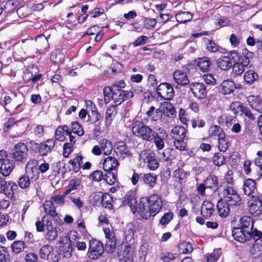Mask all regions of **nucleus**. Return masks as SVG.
<instances>
[{
	"mask_svg": "<svg viewBox=\"0 0 262 262\" xmlns=\"http://www.w3.org/2000/svg\"><path fill=\"white\" fill-rule=\"evenodd\" d=\"M100 145L104 154L105 155L111 154L113 149V146L112 142L110 140L106 139H103L100 143Z\"/></svg>",
	"mask_w": 262,
	"mask_h": 262,
	"instance_id": "nucleus-46",
	"label": "nucleus"
},
{
	"mask_svg": "<svg viewBox=\"0 0 262 262\" xmlns=\"http://www.w3.org/2000/svg\"><path fill=\"white\" fill-rule=\"evenodd\" d=\"M37 164L36 160L32 159L28 162L26 166V175L21 176L18 180V185L20 188H28L31 184L36 188V182L38 180L39 174Z\"/></svg>",
	"mask_w": 262,
	"mask_h": 262,
	"instance_id": "nucleus-2",
	"label": "nucleus"
},
{
	"mask_svg": "<svg viewBox=\"0 0 262 262\" xmlns=\"http://www.w3.org/2000/svg\"><path fill=\"white\" fill-rule=\"evenodd\" d=\"M240 227L232 231L234 238L241 243H245L251 238L256 241L259 239L262 233L255 229L253 230V221L249 216H244L239 220Z\"/></svg>",
	"mask_w": 262,
	"mask_h": 262,
	"instance_id": "nucleus-1",
	"label": "nucleus"
},
{
	"mask_svg": "<svg viewBox=\"0 0 262 262\" xmlns=\"http://www.w3.org/2000/svg\"><path fill=\"white\" fill-rule=\"evenodd\" d=\"M132 132L136 137L148 142L153 140L156 133L154 129L140 121H136L133 123Z\"/></svg>",
	"mask_w": 262,
	"mask_h": 262,
	"instance_id": "nucleus-3",
	"label": "nucleus"
},
{
	"mask_svg": "<svg viewBox=\"0 0 262 262\" xmlns=\"http://www.w3.org/2000/svg\"><path fill=\"white\" fill-rule=\"evenodd\" d=\"M155 157V153L150 149H144L139 155V161L147 163L151 158Z\"/></svg>",
	"mask_w": 262,
	"mask_h": 262,
	"instance_id": "nucleus-44",
	"label": "nucleus"
},
{
	"mask_svg": "<svg viewBox=\"0 0 262 262\" xmlns=\"http://www.w3.org/2000/svg\"><path fill=\"white\" fill-rule=\"evenodd\" d=\"M161 111L162 115H164L169 117H172L176 114V110L172 104L169 102H165L161 106Z\"/></svg>",
	"mask_w": 262,
	"mask_h": 262,
	"instance_id": "nucleus-35",
	"label": "nucleus"
},
{
	"mask_svg": "<svg viewBox=\"0 0 262 262\" xmlns=\"http://www.w3.org/2000/svg\"><path fill=\"white\" fill-rule=\"evenodd\" d=\"M36 49L41 54L45 53L49 49V45L47 38L43 35L40 34L35 38Z\"/></svg>",
	"mask_w": 262,
	"mask_h": 262,
	"instance_id": "nucleus-17",
	"label": "nucleus"
},
{
	"mask_svg": "<svg viewBox=\"0 0 262 262\" xmlns=\"http://www.w3.org/2000/svg\"><path fill=\"white\" fill-rule=\"evenodd\" d=\"M216 63L220 69L224 71L229 70L232 66L231 58L226 56L219 58Z\"/></svg>",
	"mask_w": 262,
	"mask_h": 262,
	"instance_id": "nucleus-29",
	"label": "nucleus"
},
{
	"mask_svg": "<svg viewBox=\"0 0 262 262\" xmlns=\"http://www.w3.org/2000/svg\"><path fill=\"white\" fill-rule=\"evenodd\" d=\"M207 49L210 52H223L224 50L222 47L218 46L214 41L211 40H208V42L206 43Z\"/></svg>",
	"mask_w": 262,
	"mask_h": 262,
	"instance_id": "nucleus-56",
	"label": "nucleus"
},
{
	"mask_svg": "<svg viewBox=\"0 0 262 262\" xmlns=\"http://www.w3.org/2000/svg\"><path fill=\"white\" fill-rule=\"evenodd\" d=\"M186 133V128L182 126H176L171 130V136L175 139H184Z\"/></svg>",
	"mask_w": 262,
	"mask_h": 262,
	"instance_id": "nucleus-32",
	"label": "nucleus"
},
{
	"mask_svg": "<svg viewBox=\"0 0 262 262\" xmlns=\"http://www.w3.org/2000/svg\"><path fill=\"white\" fill-rule=\"evenodd\" d=\"M73 244L69 236L60 237L58 241L59 247L64 257L69 258L72 255Z\"/></svg>",
	"mask_w": 262,
	"mask_h": 262,
	"instance_id": "nucleus-8",
	"label": "nucleus"
},
{
	"mask_svg": "<svg viewBox=\"0 0 262 262\" xmlns=\"http://www.w3.org/2000/svg\"><path fill=\"white\" fill-rule=\"evenodd\" d=\"M146 115L154 121H157L160 119L162 116L161 109L156 108L155 106H150L149 110L146 112Z\"/></svg>",
	"mask_w": 262,
	"mask_h": 262,
	"instance_id": "nucleus-36",
	"label": "nucleus"
},
{
	"mask_svg": "<svg viewBox=\"0 0 262 262\" xmlns=\"http://www.w3.org/2000/svg\"><path fill=\"white\" fill-rule=\"evenodd\" d=\"M135 230L132 228H128L125 232V239L127 244L133 245L135 242L134 237Z\"/></svg>",
	"mask_w": 262,
	"mask_h": 262,
	"instance_id": "nucleus-58",
	"label": "nucleus"
},
{
	"mask_svg": "<svg viewBox=\"0 0 262 262\" xmlns=\"http://www.w3.org/2000/svg\"><path fill=\"white\" fill-rule=\"evenodd\" d=\"M189 175L190 172L189 171H185L181 168H178L173 172V177L176 181L179 182L180 184L185 182Z\"/></svg>",
	"mask_w": 262,
	"mask_h": 262,
	"instance_id": "nucleus-33",
	"label": "nucleus"
},
{
	"mask_svg": "<svg viewBox=\"0 0 262 262\" xmlns=\"http://www.w3.org/2000/svg\"><path fill=\"white\" fill-rule=\"evenodd\" d=\"M229 206L230 205L222 199H220L218 201L216 207L219 214L220 216L226 217L229 215L230 212Z\"/></svg>",
	"mask_w": 262,
	"mask_h": 262,
	"instance_id": "nucleus-24",
	"label": "nucleus"
},
{
	"mask_svg": "<svg viewBox=\"0 0 262 262\" xmlns=\"http://www.w3.org/2000/svg\"><path fill=\"white\" fill-rule=\"evenodd\" d=\"M175 18L177 21L181 23H185L192 19V15L189 12H181L175 15Z\"/></svg>",
	"mask_w": 262,
	"mask_h": 262,
	"instance_id": "nucleus-43",
	"label": "nucleus"
},
{
	"mask_svg": "<svg viewBox=\"0 0 262 262\" xmlns=\"http://www.w3.org/2000/svg\"><path fill=\"white\" fill-rule=\"evenodd\" d=\"M249 203L250 213L254 216H259L262 214V201L259 196L256 195H252Z\"/></svg>",
	"mask_w": 262,
	"mask_h": 262,
	"instance_id": "nucleus-11",
	"label": "nucleus"
},
{
	"mask_svg": "<svg viewBox=\"0 0 262 262\" xmlns=\"http://www.w3.org/2000/svg\"><path fill=\"white\" fill-rule=\"evenodd\" d=\"M28 147L23 142L16 144L11 150V157L15 162H23L28 156Z\"/></svg>",
	"mask_w": 262,
	"mask_h": 262,
	"instance_id": "nucleus-6",
	"label": "nucleus"
},
{
	"mask_svg": "<svg viewBox=\"0 0 262 262\" xmlns=\"http://www.w3.org/2000/svg\"><path fill=\"white\" fill-rule=\"evenodd\" d=\"M243 191L245 195H251L256 189V184L255 180L252 179H246L243 183Z\"/></svg>",
	"mask_w": 262,
	"mask_h": 262,
	"instance_id": "nucleus-20",
	"label": "nucleus"
},
{
	"mask_svg": "<svg viewBox=\"0 0 262 262\" xmlns=\"http://www.w3.org/2000/svg\"><path fill=\"white\" fill-rule=\"evenodd\" d=\"M218 148L222 152H225L229 147V143L227 138L225 137V134L223 137L218 138Z\"/></svg>",
	"mask_w": 262,
	"mask_h": 262,
	"instance_id": "nucleus-52",
	"label": "nucleus"
},
{
	"mask_svg": "<svg viewBox=\"0 0 262 262\" xmlns=\"http://www.w3.org/2000/svg\"><path fill=\"white\" fill-rule=\"evenodd\" d=\"M123 202L124 204H127L132 210H133V208H135L137 201L135 198V193L132 191H129L126 193Z\"/></svg>",
	"mask_w": 262,
	"mask_h": 262,
	"instance_id": "nucleus-38",
	"label": "nucleus"
},
{
	"mask_svg": "<svg viewBox=\"0 0 262 262\" xmlns=\"http://www.w3.org/2000/svg\"><path fill=\"white\" fill-rule=\"evenodd\" d=\"M117 113L116 105H111L106 108L105 124L107 127L111 125L112 121L116 116Z\"/></svg>",
	"mask_w": 262,
	"mask_h": 262,
	"instance_id": "nucleus-27",
	"label": "nucleus"
},
{
	"mask_svg": "<svg viewBox=\"0 0 262 262\" xmlns=\"http://www.w3.org/2000/svg\"><path fill=\"white\" fill-rule=\"evenodd\" d=\"M0 262H10V255L6 247H0Z\"/></svg>",
	"mask_w": 262,
	"mask_h": 262,
	"instance_id": "nucleus-61",
	"label": "nucleus"
},
{
	"mask_svg": "<svg viewBox=\"0 0 262 262\" xmlns=\"http://www.w3.org/2000/svg\"><path fill=\"white\" fill-rule=\"evenodd\" d=\"M104 176V179L106 182L110 184L113 185L116 180V176L112 171H107Z\"/></svg>",
	"mask_w": 262,
	"mask_h": 262,
	"instance_id": "nucleus-63",
	"label": "nucleus"
},
{
	"mask_svg": "<svg viewBox=\"0 0 262 262\" xmlns=\"http://www.w3.org/2000/svg\"><path fill=\"white\" fill-rule=\"evenodd\" d=\"M114 151L117 156L122 159H124L131 155L128 147L122 142H119L115 144Z\"/></svg>",
	"mask_w": 262,
	"mask_h": 262,
	"instance_id": "nucleus-16",
	"label": "nucleus"
},
{
	"mask_svg": "<svg viewBox=\"0 0 262 262\" xmlns=\"http://www.w3.org/2000/svg\"><path fill=\"white\" fill-rule=\"evenodd\" d=\"M71 132L77 134L79 136H82L84 134V131L80 125L77 122H73L71 123Z\"/></svg>",
	"mask_w": 262,
	"mask_h": 262,
	"instance_id": "nucleus-62",
	"label": "nucleus"
},
{
	"mask_svg": "<svg viewBox=\"0 0 262 262\" xmlns=\"http://www.w3.org/2000/svg\"><path fill=\"white\" fill-rule=\"evenodd\" d=\"M55 145V140L53 139H49L41 142L38 147V152L42 156H47L51 152Z\"/></svg>",
	"mask_w": 262,
	"mask_h": 262,
	"instance_id": "nucleus-18",
	"label": "nucleus"
},
{
	"mask_svg": "<svg viewBox=\"0 0 262 262\" xmlns=\"http://www.w3.org/2000/svg\"><path fill=\"white\" fill-rule=\"evenodd\" d=\"M103 194L101 192L94 193L90 196V200L94 205H100L102 203Z\"/></svg>",
	"mask_w": 262,
	"mask_h": 262,
	"instance_id": "nucleus-59",
	"label": "nucleus"
},
{
	"mask_svg": "<svg viewBox=\"0 0 262 262\" xmlns=\"http://www.w3.org/2000/svg\"><path fill=\"white\" fill-rule=\"evenodd\" d=\"M26 247V244L21 241H14L11 246L12 251L16 254H18L23 251Z\"/></svg>",
	"mask_w": 262,
	"mask_h": 262,
	"instance_id": "nucleus-48",
	"label": "nucleus"
},
{
	"mask_svg": "<svg viewBox=\"0 0 262 262\" xmlns=\"http://www.w3.org/2000/svg\"><path fill=\"white\" fill-rule=\"evenodd\" d=\"M14 168V162L12 160H5L2 163L0 171L1 173L5 177L10 175Z\"/></svg>",
	"mask_w": 262,
	"mask_h": 262,
	"instance_id": "nucleus-30",
	"label": "nucleus"
},
{
	"mask_svg": "<svg viewBox=\"0 0 262 262\" xmlns=\"http://www.w3.org/2000/svg\"><path fill=\"white\" fill-rule=\"evenodd\" d=\"M208 134L210 137H223L224 135L223 129L216 125H212L208 129Z\"/></svg>",
	"mask_w": 262,
	"mask_h": 262,
	"instance_id": "nucleus-51",
	"label": "nucleus"
},
{
	"mask_svg": "<svg viewBox=\"0 0 262 262\" xmlns=\"http://www.w3.org/2000/svg\"><path fill=\"white\" fill-rule=\"evenodd\" d=\"M85 105L87 109H90L92 111L94 117L93 122L95 123L98 121L100 119V115L97 111L95 104L91 100H85Z\"/></svg>",
	"mask_w": 262,
	"mask_h": 262,
	"instance_id": "nucleus-42",
	"label": "nucleus"
},
{
	"mask_svg": "<svg viewBox=\"0 0 262 262\" xmlns=\"http://www.w3.org/2000/svg\"><path fill=\"white\" fill-rule=\"evenodd\" d=\"M104 252L103 244L96 239H92L89 242V250L87 253L88 257L92 259H96L100 257Z\"/></svg>",
	"mask_w": 262,
	"mask_h": 262,
	"instance_id": "nucleus-7",
	"label": "nucleus"
},
{
	"mask_svg": "<svg viewBox=\"0 0 262 262\" xmlns=\"http://www.w3.org/2000/svg\"><path fill=\"white\" fill-rule=\"evenodd\" d=\"M147 202V197L142 198L140 200L139 204L135 207V211H133L134 213L136 211L137 212L143 219L146 220L151 216H153L151 210Z\"/></svg>",
	"mask_w": 262,
	"mask_h": 262,
	"instance_id": "nucleus-10",
	"label": "nucleus"
},
{
	"mask_svg": "<svg viewBox=\"0 0 262 262\" xmlns=\"http://www.w3.org/2000/svg\"><path fill=\"white\" fill-rule=\"evenodd\" d=\"M157 92L159 97L167 100L172 99L174 95L172 86L167 82L160 84L157 88Z\"/></svg>",
	"mask_w": 262,
	"mask_h": 262,
	"instance_id": "nucleus-9",
	"label": "nucleus"
},
{
	"mask_svg": "<svg viewBox=\"0 0 262 262\" xmlns=\"http://www.w3.org/2000/svg\"><path fill=\"white\" fill-rule=\"evenodd\" d=\"M112 202L113 197L110 194L106 193L103 194L101 205L103 207L112 209L113 207Z\"/></svg>",
	"mask_w": 262,
	"mask_h": 262,
	"instance_id": "nucleus-55",
	"label": "nucleus"
},
{
	"mask_svg": "<svg viewBox=\"0 0 262 262\" xmlns=\"http://www.w3.org/2000/svg\"><path fill=\"white\" fill-rule=\"evenodd\" d=\"M212 161L214 165L220 166L224 164L226 162V158L222 154L215 153L212 157Z\"/></svg>",
	"mask_w": 262,
	"mask_h": 262,
	"instance_id": "nucleus-57",
	"label": "nucleus"
},
{
	"mask_svg": "<svg viewBox=\"0 0 262 262\" xmlns=\"http://www.w3.org/2000/svg\"><path fill=\"white\" fill-rule=\"evenodd\" d=\"M247 101L252 109L258 113H262V99L257 96H249Z\"/></svg>",
	"mask_w": 262,
	"mask_h": 262,
	"instance_id": "nucleus-23",
	"label": "nucleus"
},
{
	"mask_svg": "<svg viewBox=\"0 0 262 262\" xmlns=\"http://www.w3.org/2000/svg\"><path fill=\"white\" fill-rule=\"evenodd\" d=\"M179 249L182 253L186 254L193 251V248L189 243L183 242L179 246Z\"/></svg>",
	"mask_w": 262,
	"mask_h": 262,
	"instance_id": "nucleus-64",
	"label": "nucleus"
},
{
	"mask_svg": "<svg viewBox=\"0 0 262 262\" xmlns=\"http://www.w3.org/2000/svg\"><path fill=\"white\" fill-rule=\"evenodd\" d=\"M117 239H106L105 242V250L107 253H112L114 252Z\"/></svg>",
	"mask_w": 262,
	"mask_h": 262,
	"instance_id": "nucleus-60",
	"label": "nucleus"
},
{
	"mask_svg": "<svg viewBox=\"0 0 262 262\" xmlns=\"http://www.w3.org/2000/svg\"><path fill=\"white\" fill-rule=\"evenodd\" d=\"M211 65L210 59L207 57H203L198 59L196 66L203 72H207L209 71Z\"/></svg>",
	"mask_w": 262,
	"mask_h": 262,
	"instance_id": "nucleus-34",
	"label": "nucleus"
},
{
	"mask_svg": "<svg viewBox=\"0 0 262 262\" xmlns=\"http://www.w3.org/2000/svg\"><path fill=\"white\" fill-rule=\"evenodd\" d=\"M224 201L230 206L237 205L241 202V198L237 191L231 186L226 185L224 187L222 191Z\"/></svg>",
	"mask_w": 262,
	"mask_h": 262,
	"instance_id": "nucleus-5",
	"label": "nucleus"
},
{
	"mask_svg": "<svg viewBox=\"0 0 262 262\" xmlns=\"http://www.w3.org/2000/svg\"><path fill=\"white\" fill-rule=\"evenodd\" d=\"M133 253L134 250L132 245H125L122 252L123 256L126 259L125 261L132 260V262H133Z\"/></svg>",
	"mask_w": 262,
	"mask_h": 262,
	"instance_id": "nucleus-49",
	"label": "nucleus"
},
{
	"mask_svg": "<svg viewBox=\"0 0 262 262\" xmlns=\"http://www.w3.org/2000/svg\"><path fill=\"white\" fill-rule=\"evenodd\" d=\"M148 251L147 244H143L140 246L138 251V260L139 262H145Z\"/></svg>",
	"mask_w": 262,
	"mask_h": 262,
	"instance_id": "nucleus-50",
	"label": "nucleus"
},
{
	"mask_svg": "<svg viewBox=\"0 0 262 262\" xmlns=\"http://www.w3.org/2000/svg\"><path fill=\"white\" fill-rule=\"evenodd\" d=\"M190 90L194 96L199 99H203L207 94L206 86L203 83L194 82L190 84Z\"/></svg>",
	"mask_w": 262,
	"mask_h": 262,
	"instance_id": "nucleus-15",
	"label": "nucleus"
},
{
	"mask_svg": "<svg viewBox=\"0 0 262 262\" xmlns=\"http://www.w3.org/2000/svg\"><path fill=\"white\" fill-rule=\"evenodd\" d=\"M254 56V53L247 49L242 50V55L239 56L238 61L232 65L233 72L237 75L242 74L246 67L250 63V59Z\"/></svg>",
	"mask_w": 262,
	"mask_h": 262,
	"instance_id": "nucleus-4",
	"label": "nucleus"
},
{
	"mask_svg": "<svg viewBox=\"0 0 262 262\" xmlns=\"http://www.w3.org/2000/svg\"><path fill=\"white\" fill-rule=\"evenodd\" d=\"M52 250V247L50 245H46L42 246L39 251L40 258L43 259H48Z\"/></svg>",
	"mask_w": 262,
	"mask_h": 262,
	"instance_id": "nucleus-54",
	"label": "nucleus"
},
{
	"mask_svg": "<svg viewBox=\"0 0 262 262\" xmlns=\"http://www.w3.org/2000/svg\"><path fill=\"white\" fill-rule=\"evenodd\" d=\"M254 163L257 166V172L259 177H262V151H258L254 160Z\"/></svg>",
	"mask_w": 262,
	"mask_h": 262,
	"instance_id": "nucleus-53",
	"label": "nucleus"
},
{
	"mask_svg": "<svg viewBox=\"0 0 262 262\" xmlns=\"http://www.w3.org/2000/svg\"><path fill=\"white\" fill-rule=\"evenodd\" d=\"M154 136V142L157 149L158 150H162L164 147V141L167 137L166 133L162 130L160 134L156 132Z\"/></svg>",
	"mask_w": 262,
	"mask_h": 262,
	"instance_id": "nucleus-19",
	"label": "nucleus"
},
{
	"mask_svg": "<svg viewBox=\"0 0 262 262\" xmlns=\"http://www.w3.org/2000/svg\"><path fill=\"white\" fill-rule=\"evenodd\" d=\"M173 77L176 83L178 84L185 85L189 83L187 74L182 71H176L173 74Z\"/></svg>",
	"mask_w": 262,
	"mask_h": 262,
	"instance_id": "nucleus-26",
	"label": "nucleus"
},
{
	"mask_svg": "<svg viewBox=\"0 0 262 262\" xmlns=\"http://www.w3.org/2000/svg\"><path fill=\"white\" fill-rule=\"evenodd\" d=\"M57 236V228L53 226L51 218H47L45 224V238L49 241H54Z\"/></svg>",
	"mask_w": 262,
	"mask_h": 262,
	"instance_id": "nucleus-14",
	"label": "nucleus"
},
{
	"mask_svg": "<svg viewBox=\"0 0 262 262\" xmlns=\"http://www.w3.org/2000/svg\"><path fill=\"white\" fill-rule=\"evenodd\" d=\"M82 159L83 157L81 156H77L73 159L70 160L69 163L71 165L73 171L76 172L79 171L82 163Z\"/></svg>",
	"mask_w": 262,
	"mask_h": 262,
	"instance_id": "nucleus-47",
	"label": "nucleus"
},
{
	"mask_svg": "<svg viewBox=\"0 0 262 262\" xmlns=\"http://www.w3.org/2000/svg\"><path fill=\"white\" fill-rule=\"evenodd\" d=\"M254 243L253 246L251 248L250 252L254 258L259 257L262 255V244L261 243L260 238L257 241L253 239Z\"/></svg>",
	"mask_w": 262,
	"mask_h": 262,
	"instance_id": "nucleus-37",
	"label": "nucleus"
},
{
	"mask_svg": "<svg viewBox=\"0 0 262 262\" xmlns=\"http://www.w3.org/2000/svg\"><path fill=\"white\" fill-rule=\"evenodd\" d=\"M70 130L69 127L66 125L58 126L55 133L56 139L59 141H63L65 139V136L69 134Z\"/></svg>",
	"mask_w": 262,
	"mask_h": 262,
	"instance_id": "nucleus-31",
	"label": "nucleus"
},
{
	"mask_svg": "<svg viewBox=\"0 0 262 262\" xmlns=\"http://www.w3.org/2000/svg\"><path fill=\"white\" fill-rule=\"evenodd\" d=\"M205 184L207 188L217 189L219 185L218 178L214 174L209 175L207 177Z\"/></svg>",
	"mask_w": 262,
	"mask_h": 262,
	"instance_id": "nucleus-39",
	"label": "nucleus"
},
{
	"mask_svg": "<svg viewBox=\"0 0 262 262\" xmlns=\"http://www.w3.org/2000/svg\"><path fill=\"white\" fill-rule=\"evenodd\" d=\"M235 89L234 82L232 80H227L222 83L220 91L224 95H228L233 92Z\"/></svg>",
	"mask_w": 262,
	"mask_h": 262,
	"instance_id": "nucleus-28",
	"label": "nucleus"
},
{
	"mask_svg": "<svg viewBox=\"0 0 262 262\" xmlns=\"http://www.w3.org/2000/svg\"><path fill=\"white\" fill-rule=\"evenodd\" d=\"M144 183L150 188H153L157 184V176L151 173H146L143 176Z\"/></svg>",
	"mask_w": 262,
	"mask_h": 262,
	"instance_id": "nucleus-40",
	"label": "nucleus"
},
{
	"mask_svg": "<svg viewBox=\"0 0 262 262\" xmlns=\"http://www.w3.org/2000/svg\"><path fill=\"white\" fill-rule=\"evenodd\" d=\"M119 165L117 160L114 157L109 156L106 158L103 163V168L105 171H112Z\"/></svg>",
	"mask_w": 262,
	"mask_h": 262,
	"instance_id": "nucleus-25",
	"label": "nucleus"
},
{
	"mask_svg": "<svg viewBox=\"0 0 262 262\" xmlns=\"http://www.w3.org/2000/svg\"><path fill=\"white\" fill-rule=\"evenodd\" d=\"M147 204L149 205L153 216L157 214L162 208L163 203L160 196L152 194L149 197H147Z\"/></svg>",
	"mask_w": 262,
	"mask_h": 262,
	"instance_id": "nucleus-12",
	"label": "nucleus"
},
{
	"mask_svg": "<svg viewBox=\"0 0 262 262\" xmlns=\"http://www.w3.org/2000/svg\"><path fill=\"white\" fill-rule=\"evenodd\" d=\"M134 97V93L131 91H119L114 92L112 95V99L116 104V106L120 104L122 102L126 101Z\"/></svg>",
	"mask_w": 262,
	"mask_h": 262,
	"instance_id": "nucleus-13",
	"label": "nucleus"
},
{
	"mask_svg": "<svg viewBox=\"0 0 262 262\" xmlns=\"http://www.w3.org/2000/svg\"><path fill=\"white\" fill-rule=\"evenodd\" d=\"M45 212L52 217H56L57 213L55 211V207L53 205L52 200H47L43 204Z\"/></svg>",
	"mask_w": 262,
	"mask_h": 262,
	"instance_id": "nucleus-41",
	"label": "nucleus"
},
{
	"mask_svg": "<svg viewBox=\"0 0 262 262\" xmlns=\"http://www.w3.org/2000/svg\"><path fill=\"white\" fill-rule=\"evenodd\" d=\"M214 206L212 203L207 200L204 201L201 206V214L206 219L210 217L214 211Z\"/></svg>",
	"mask_w": 262,
	"mask_h": 262,
	"instance_id": "nucleus-22",
	"label": "nucleus"
},
{
	"mask_svg": "<svg viewBox=\"0 0 262 262\" xmlns=\"http://www.w3.org/2000/svg\"><path fill=\"white\" fill-rule=\"evenodd\" d=\"M17 191L18 185L15 182L10 181L7 182L2 193L10 199H13L15 198V194L17 192Z\"/></svg>",
	"mask_w": 262,
	"mask_h": 262,
	"instance_id": "nucleus-21",
	"label": "nucleus"
},
{
	"mask_svg": "<svg viewBox=\"0 0 262 262\" xmlns=\"http://www.w3.org/2000/svg\"><path fill=\"white\" fill-rule=\"evenodd\" d=\"M258 78V74L253 70L247 71L244 74V80L248 84H252Z\"/></svg>",
	"mask_w": 262,
	"mask_h": 262,
	"instance_id": "nucleus-45",
	"label": "nucleus"
}]
</instances>
